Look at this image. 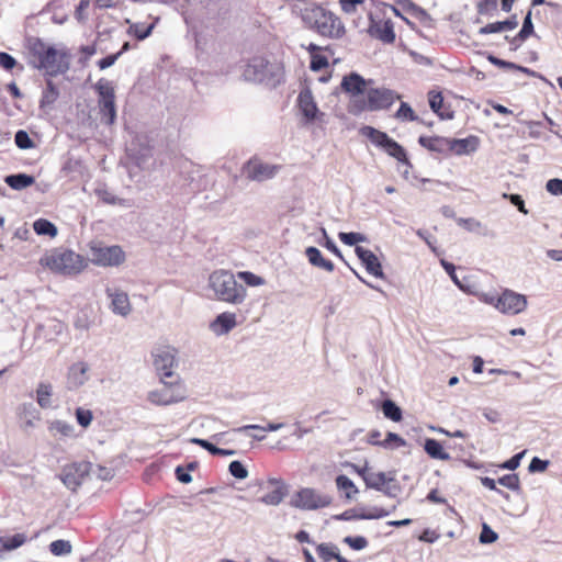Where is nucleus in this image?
<instances>
[{
	"mask_svg": "<svg viewBox=\"0 0 562 562\" xmlns=\"http://www.w3.org/2000/svg\"><path fill=\"white\" fill-rule=\"evenodd\" d=\"M25 42L27 65L43 71L44 78L65 76L70 70L72 55L65 45L57 47L35 36L27 37Z\"/></svg>",
	"mask_w": 562,
	"mask_h": 562,
	"instance_id": "obj_1",
	"label": "nucleus"
},
{
	"mask_svg": "<svg viewBox=\"0 0 562 562\" xmlns=\"http://www.w3.org/2000/svg\"><path fill=\"white\" fill-rule=\"evenodd\" d=\"M293 12L301 18L304 27L322 37L339 40L346 33L339 16L311 0H296Z\"/></svg>",
	"mask_w": 562,
	"mask_h": 562,
	"instance_id": "obj_2",
	"label": "nucleus"
},
{
	"mask_svg": "<svg viewBox=\"0 0 562 562\" xmlns=\"http://www.w3.org/2000/svg\"><path fill=\"white\" fill-rule=\"evenodd\" d=\"M243 76L247 81L262 83L269 88H276L284 81L282 65L271 63L261 56H255L249 59Z\"/></svg>",
	"mask_w": 562,
	"mask_h": 562,
	"instance_id": "obj_3",
	"label": "nucleus"
},
{
	"mask_svg": "<svg viewBox=\"0 0 562 562\" xmlns=\"http://www.w3.org/2000/svg\"><path fill=\"white\" fill-rule=\"evenodd\" d=\"M209 285L217 300L240 304L246 297V288L238 283L235 276L226 270H216L210 274Z\"/></svg>",
	"mask_w": 562,
	"mask_h": 562,
	"instance_id": "obj_4",
	"label": "nucleus"
},
{
	"mask_svg": "<svg viewBox=\"0 0 562 562\" xmlns=\"http://www.w3.org/2000/svg\"><path fill=\"white\" fill-rule=\"evenodd\" d=\"M41 263L55 273L64 276L79 274L86 267V259L71 249L57 248L41 259Z\"/></svg>",
	"mask_w": 562,
	"mask_h": 562,
	"instance_id": "obj_5",
	"label": "nucleus"
},
{
	"mask_svg": "<svg viewBox=\"0 0 562 562\" xmlns=\"http://www.w3.org/2000/svg\"><path fill=\"white\" fill-rule=\"evenodd\" d=\"M401 94L387 88H369L364 99H355L349 104V112L359 115L363 112L387 110Z\"/></svg>",
	"mask_w": 562,
	"mask_h": 562,
	"instance_id": "obj_6",
	"label": "nucleus"
},
{
	"mask_svg": "<svg viewBox=\"0 0 562 562\" xmlns=\"http://www.w3.org/2000/svg\"><path fill=\"white\" fill-rule=\"evenodd\" d=\"M359 133L367 137L375 147L382 149L389 156L396 159L398 162L412 168L406 149L385 132L376 130L373 126L364 125L359 130Z\"/></svg>",
	"mask_w": 562,
	"mask_h": 562,
	"instance_id": "obj_7",
	"label": "nucleus"
},
{
	"mask_svg": "<svg viewBox=\"0 0 562 562\" xmlns=\"http://www.w3.org/2000/svg\"><path fill=\"white\" fill-rule=\"evenodd\" d=\"M90 261L99 267H117L125 261V252L119 245H90Z\"/></svg>",
	"mask_w": 562,
	"mask_h": 562,
	"instance_id": "obj_8",
	"label": "nucleus"
},
{
	"mask_svg": "<svg viewBox=\"0 0 562 562\" xmlns=\"http://www.w3.org/2000/svg\"><path fill=\"white\" fill-rule=\"evenodd\" d=\"M333 502V497L327 494H321L311 487H303L297 491L290 501V505L294 508L303 510H316L328 507Z\"/></svg>",
	"mask_w": 562,
	"mask_h": 562,
	"instance_id": "obj_9",
	"label": "nucleus"
},
{
	"mask_svg": "<svg viewBox=\"0 0 562 562\" xmlns=\"http://www.w3.org/2000/svg\"><path fill=\"white\" fill-rule=\"evenodd\" d=\"M177 350L171 347H161L153 352L154 367L161 381L173 376V367L176 366Z\"/></svg>",
	"mask_w": 562,
	"mask_h": 562,
	"instance_id": "obj_10",
	"label": "nucleus"
},
{
	"mask_svg": "<svg viewBox=\"0 0 562 562\" xmlns=\"http://www.w3.org/2000/svg\"><path fill=\"white\" fill-rule=\"evenodd\" d=\"M498 311L507 315H517L527 307V297L512 290H504L497 299Z\"/></svg>",
	"mask_w": 562,
	"mask_h": 562,
	"instance_id": "obj_11",
	"label": "nucleus"
},
{
	"mask_svg": "<svg viewBox=\"0 0 562 562\" xmlns=\"http://www.w3.org/2000/svg\"><path fill=\"white\" fill-rule=\"evenodd\" d=\"M369 82L371 80L367 81L360 74L352 71L342 77L340 88L350 95V102H352L355 99H364L363 94H367Z\"/></svg>",
	"mask_w": 562,
	"mask_h": 562,
	"instance_id": "obj_12",
	"label": "nucleus"
},
{
	"mask_svg": "<svg viewBox=\"0 0 562 562\" xmlns=\"http://www.w3.org/2000/svg\"><path fill=\"white\" fill-rule=\"evenodd\" d=\"M278 166L261 162L259 160H249L243 168L246 178L252 181H265L276 176Z\"/></svg>",
	"mask_w": 562,
	"mask_h": 562,
	"instance_id": "obj_13",
	"label": "nucleus"
},
{
	"mask_svg": "<svg viewBox=\"0 0 562 562\" xmlns=\"http://www.w3.org/2000/svg\"><path fill=\"white\" fill-rule=\"evenodd\" d=\"M368 33L371 37L380 40L384 44H393L396 38L394 24L390 19L375 21L371 15Z\"/></svg>",
	"mask_w": 562,
	"mask_h": 562,
	"instance_id": "obj_14",
	"label": "nucleus"
},
{
	"mask_svg": "<svg viewBox=\"0 0 562 562\" xmlns=\"http://www.w3.org/2000/svg\"><path fill=\"white\" fill-rule=\"evenodd\" d=\"M355 252L369 274L380 279L385 278L382 265L373 251L362 246H357Z\"/></svg>",
	"mask_w": 562,
	"mask_h": 562,
	"instance_id": "obj_15",
	"label": "nucleus"
},
{
	"mask_svg": "<svg viewBox=\"0 0 562 562\" xmlns=\"http://www.w3.org/2000/svg\"><path fill=\"white\" fill-rule=\"evenodd\" d=\"M268 487L273 490L259 498V501L266 505L277 506L279 505L289 494V485L285 484L281 479L269 477L267 481Z\"/></svg>",
	"mask_w": 562,
	"mask_h": 562,
	"instance_id": "obj_16",
	"label": "nucleus"
},
{
	"mask_svg": "<svg viewBox=\"0 0 562 562\" xmlns=\"http://www.w3.org/2000/svg\"><path fill=\"white\" fill-rule=\"evenodd\" d=\"M87 472V464L75 463L68 468H65L59 477L67 488L75 492L82 484Z\"/></svg>",
	"mask_w": 562,
	"mask_h": 562,
	"instance_id": "obj_17",
	"label": "nucleus"
},
{
	"mask_svg": "<svg viewBox=\"0 0 562 562\" xmlns=\"http://www.w3.org/2000/svg\"><path fill=\"white\" fill-rule=\"evenodd\" d=\"M89 366L85 361H78L72 363L68 368L67 372V389L76 390L82 386L89 379L88 376Z\"/></svg>",
	"mask_w": 562,
	"mask_h": 562,
	"instance_id": "obj_18",
	"label": "nucleus"
},
{
	"mask_svg": "<svg viewBox=\"0 0 562 562\" xmlns=\"http://www.w3.org/2000/svg\"><path fill=\"white\" fill-rule=\"evenodd\" d=\"M297 105L306 122H314L319 113L310 88L303 89L297 97Z\"/></svg>",
	"mask_w": 562,
	"mask_h": 562,
	"instance_id": "obj_19",
	"label": "nucleus"
},
{
	"mask_svg": "<svg viewBox=\"0 0 562 562\" xmlns=\"http://www.w3.org/2000/svg\"><path fill=\"white\" fill-rule=\"evenodd\" d=\"M106 295L111 299V310L114 314L127 316L131 313V303L128 295L123 291H113L106 288Z\"/></svg>",
	"mask_w": 562,
	"mask_h": 562,
	"instance_id": "obj_20",
	"label": "nucleus"
},
{
	"mask_svg": "<svg viewBox=\"0 0 562 562\" xmlns=\"http://www.w3.org/2000/svg\"><path fill=\"white\" fill-rule=\"evenodd\" d=\"M480 144L479 137L470 135L465 138H449V153L452 151L456 155H468L477 149Z\"/></svg>",
	"mask_w": 562,
	"mask_h": 562,
	"instance_id": "obj_21",
	"label": "nucleus"
},
{
	"mask_svg": "<svg viewBox=\"0 0 562 562\" xmlns=\"http://www.w3.org/2000/svg\"><path fill=\"white\" fill-rule=\"evenodd\" d=\"M236 315L234 313L224 312L218 314L210 324V329L216 336L228 334L236 326Z\"/></svg>",
	"mask_w": 562,
	"mask_h": 562,
	"instance_id": "obj_22",
	"label": "nucleus"
},
{
	"mask_svg": "<svg viewBox=\"0 0 562 562\" xmlns=\"http://www.w3.org/2000/svg\"><path fill=\"white\" fill-rule=\"evenodd\" d=\"M418 144L429 151L438 154L449 153V138L443 136H419Z\"/></svg>",
	"mask_w": 562,
	"mask_h": 562,
	"instance_id": "obj_23",
	"label": "nucleus"
},
{
	"mask_svg": "<svg viewBox=\"0 0 562 562\" xmlns=\"http://www.w3.org/2000/svg\"><path fill=\"white\" fill-rule=\"evenodd\" d=\"M45 88L42 91L40 109L43 111L52 109L53 104L59 98V89L53 81V78H44Z\"/></svg>",
	"mask_w": 562,
	"mask_h": 562,
	"instance_id": "obj_24",
	"label": "nucleus"
},
{
	"mask_svg": "<svg viewBox=\"0 0 562 562\" xmlns=\"http://www.w3.org/2000/svg\"><path fill=\"white\" fill-rule=\"evenodd\" d=\"M518 26V20L517 15L513 14L508 19L504 21H496L493 23H488L484 26H482L479 30V34L486 35V34H494V33H501L505 31H512Z\"/></svg>",
	"mask_w": 562,
	"mask_h": 562,
	"instance_id": "obj_25",
	"label": "nucleus"
},
{
	"mask_svg": "<svg viewBox=\"0 0 562 562\" xmlns=\"http://www.w3.org/2000/svg\"><path fill=\"white\" fill-rule=\"evenodd\" d=\"M18 414L22 420V428L27 430L34 427V422L40 419V412L33 403H23L18 408Z\"/></svg>",
	"mask_w": 562,
	"mask_h": 562,
	"instance_id": "obj_26",
	"label": "nucleus"
},
{
	"mask_svg": "<svg viewBox=\"0 0 562 562\" xmlns=\"http://www.w3.org/2000/svg\"><path fill=\"white\" fill-rule=\"evenodd\" d=\"M316 553L323 562H329L330 560H336L337 562H350L339 554L338 547L331 542L316 544Z\"/></svg>",
	"mask_w": 562,
	"mask_h": 562,
	"instance_id": "obj_27",
	"label": "nucleus"
},
{
	"mask_svg": "<svg viewBox=\"0 0 562 562\" xmlns=\"http://www.w3.org/2000/svg\"><path fill=\"white\" fill-rule=\"evenodd\" d=\"M305 256L308 262L316 268L328 272H331L335 269L334 263L330 260L325 259L321 250L314 246H310L305 249Z\"/></svg>",
	"mask_w": 562,
	"mask_h": 562,
	"instance_id": "obj_28",
	"label": "nucleus"
},
{
	"mask_svg": "<svg viewBox=\"0 0 562 562\" xmlns=\"http://www.w3.org/2000/svg\"><path fill=\"white\" fill-rule=\"evenodd\" d=\"M3 181L12 190L21 191L31 187L35 182V178L32 175L19 172L5 176Z\"/></svg>",
	"mask_w": 562,
	"mask_h": 562,
	"instance_id": "obj_29",
	"label": "nucleus"
},
{
	"mask_svg": "<svg viewBox=\"0 0 562 562\" xmlns=\"http://www.w3.org/2000/svg\"><path fill=\"white\" fill-rule=\"evenodd\" d=\"M400 3L412 16L417 19L424 26L434 27L432 18L423 8L416 5L409 0H402Z\"/></svg>",
	"mask_w": 562,
	"mask_h": 562,
	"instance_id": "obj_30",
	"label": "nucleus"
},
{
	"mask_svg": "<svg viewBox=\"0 0 562 562\" xmlns=\"http://www.w3.org/2000/svg\"><path fill=\"white\" fill-rule=\"evenodd\" d=\"M424 450L431 459L442 461H448L451 459L450 454L443 450L441 442L435 438L425 439Z\"/></svg>",
	"mask_w": 562,
	"mask_h": 562,
	"instance_id": "obj_31",
	"label": "nucleus"
},
{
	"mask_svg": "<svg viewBox=\"0 0 562 562\" xmlns=\"http://www.w3.org/2000/svg\"><path fill=\"white\" fill-rule=\"evenodd\" d=\"M183 398V396H176L169 390L151 391L148 394L149 402L156 405H170L173 403H178Z\"/></svg>",
	"mask_w": 562,
	"mask_h": 562,
	"instance_id": "obj_32",
	"label": "nucleus"
},
{
	"mask_svg": "<svg viewBox=\"0 0 562 562\" xmlns=\"http://www.w3.org/2000/svg\"><path fill=\"white\" fill-rule=\"evenodd\" d=\"M429 106L434 113H436L441 120H451L453 119L454 112H441V108L443 105V97L441 92H429Z\"/></svg>",
	"mask_w": 562,
	"mask_h": 562,
	"instance_id": "obj_33",
	"label": "nucleus"
},
{
	"mask_svg": "<svg viewBox=\"0 0 562 562\" xmlns=\"http://www.w3.org/2000/svg\"><path fill=\"white\" fill-rule=\"evenodd\" d=\"M380 408L384 417L392 422H400L403 418L402 408L390 398L384 400L381 403Z\"/></svg>",
	"mask_w": 562,
	"mask_h": 562,
	"instance_id": "obj_34",
	"label": "nucleus"
},
{
	"mask_svg": "<svg viewBox=\"0 0 562 562\" xmlns=\"http://www.w3.org/2000/svg\"><path fill=\"white\" fill-rule=\"evenodd\" d=\"M53 394V386L48 382H40L36 389V402L42 408H49L52 406L50 397Z\"/></svg>",
	"mask_w": 562,
	"mask_h": 562,
	"instance_id": "obj_35",
	"label": "nucleus"
},
{
	"mask_svg": "<svg viewBox=\"0 0 562 562\" xmlns=\"http://www.w3.org/2000/svg\"><path fill=\"white\" fill-rule=\"evenodd\" d=\"M335 482L337 488L345 492L347 499H352L359 493L355 483L345 474L337 475Z\"/></svg>",
	"mask_w": 562,
	"mask_h": 562,
	"instance_id": "obj_36",
	"label": "nucleus"
},
{
	"mask_svg": "<svg viewBox=\"0 0 562 562\" xmlns=\"http://www.w3.org/2000/svg\"><path fill=\"white\" fill-rule=\"evenodd\" d=\"M393 477H390L389 481H393ZM387 482L386 475L384 472H369L364 476V483L368 488H372L375 491H383L385 483Z\"/></svg>",
	"mask_w": 562,
	"mask_h": 562,
	"instance_id": "obj_37",
	"label": "nucleus"
},
{
	"mask_svg": "<svg viewBox=\"0 0 562 562\" xmlns=\"http://www.w3.org/2000/svg\"><path fill=\"white\" fill-rule=\"evenodd\" d=\"M33 229L40 236H49L52 238L58 234L56 225L46 218L36 220L33 223Z\"/></svg>",
	"mask_w": 562,
	"mask_h": 562,
	"instance_id": "obj_38",
	"label": "nucleus"
},
{
	"mask_svg": "<svg viewBox=\"0 0 562 562\" xmlns=\"http://www.w3.org/2000/svg\"><path fill=\"white\" fill-rule=\"evenodd\" d=\"M102 121L112 125L116 117L115 100H103L98 102Z\"/></svg>",
	"mask_w": 562,
	"mask_h": 562,
	"instance_id": "obj_39",
	"label": "nucleus"
},
{
	"mask_svg": "<svg viewBox=\"0 0 562 562\" xmlns=\"http://www.w3.org/2000/svg\"><path fill=\"white\" fill-rule=\"evenodd\" d=\"M94 89L99 97L98 102H102L103 100H115L114 88L106 79L101 78L95 83Z\"/></svg>",
	"mask_w": 562,
	"mask_h": 562,
	"instance_id": "obj_40",
	"label": "nucleus"
},
{
	"mask_svg": "<svg viewBox=\"0 0 562 562\" xmlns=\"http://www.w3.org/2000/svg\"><path fill=\"white\" fill-rule=\"evenodd\" d=\"M394 117L403 122L419 121L412 106L407 102H401L398 110L395 112Z\"/></svg>",
	"mask_w": 562,
	"mask_h": 562,
	"instance_id": "obj_41",
	"label": "nucleus"
},
{
	"mask_svg": "<svg viewBox=\"0 0 562 562\" xmlns=\"http://www.w3.org/2000/svg\"><path fill=\"white\" fill-rule=\"evenodd\" d=\"M72 546L69 540L58 539L49 544V551L54 555H66L71 553Z\"/></svg>",
	"mask_w": 562,
	"mask_h": 562,
	"instance_id": "obj_42",
	"label": "nucleus"
},
{
	"mask_svg": "<svg viewBox=\"0 0 562 562\" xmlns=\"http://www.w3.org/2000/svg\"><path fill=\"white\" fill-rule=\"evenodd\" d=\"M25 542V536L23 533H15L10 537H0V543L3 549L10 551L18 549Z\"/></svg>",
	"mask_w": 562,
	"mask_h": 562,
	"instance_id": "obj_43",
	"label": "nucleus"
},
{
	"mask_svg": "<svg viewBox=\"0 0 562 562\" xmlns=\"http://www.w3.org/2000/svg\"><path fill=\"white\" fill-rule=\"evenodd\" d=\"M405 446H406V440L404 438H402L400 435L392 432V431H389L386 434L385 439L382 440V442H381V447H383L385 449H396V448L405 447Z\"/></svg>",
	"mask_w": 562,
	"mask_h": 562,
	"instance_id": "obj_44",
	"label": "nucleus"
},
{
	"mask_svg": "<svg viewBox=\"0 0 562 562\" xmlns=\"http://www.w3.org/2000/svg\"><path fill=\"white\" fill-rule=\"evenodd\" d=\"M389 515H390V512L382 507L373 506L368 509L364 507H361V519H366V520L380 519V518H384Z\"/></svg>",
	"mask_w": 562,
	"mask_h": 562,
	"instance_id": "obj_45",
	"label": "nucleus"
},
{
	"mask_svg": "<svg viewBox=\"0 0 562 562\" xmlns=\"http://www.w3.org/2000/svg\"><path fill=\"white\" fill-rule=\"evenodd\" d=\"M14 143L20 149H31L35 146L29 133L24 130H19L14 135Z\"/></svg>",
	"mask_w": 562,
	"mask_h": 562,
	"instance_id": "obj_46",
	"label": "nucleus"
},
{
	"mask_svg": "<svg viewBox=\"0 0 562 562\" xmlns=\"http://www.w3.org/2000/svg\"><path fill=\"white\" fill-rule=\"evenodd\" d=\"M153 29L154 24L146 25L142 23H135L131 25L130 31L138 41H143L151 34Z\"/></svg>",
	"mask_w": 562,
	"mask_h": 562,
	"instance_id": "obj_47",
	"label": "nucleus"
},
{
	"mask_svg": "<svg viewBox=\"0 0 562 562\" xmlns=\"http://www.w3.org/2000/svg\"><path fill=\"white\" fill-rule=\"evenodd\" d=\"M339 239L348 246H358V243H362L367 240V237L361 233L349 232V233H339Z\"/></svg>",
	"mask_w": 562,
	"mask_h": 562,
	"instance_id": "obj_48",
	"label": "nucleus"
},
{
	"mask_svg": "<svg viewBox=\"0 0 562 562\" xmlns=\"http://www.w3.org/2000/svg\"><path fill=\"white\" fill-rule=\"evenodd\" d=\"M498 483L510 491H520V480L518 474L516 473L503 475L502 477L498 479Z\"/></svg>",
	"mask_w": 562,
	"mask_h": 562,
	"instance_id": "obj_49",
	"label": "nucleus"
},
{
	"mask_svg": "<svg viewBox=\"0 0 562 562\" xmlns=\"http://www.w3.org/2000/svg\"><path fill=\"white\" fill-rule=\"evenodd\" d=\"M49 430H55L64 437H72L75 432V427L71 424H68L64 420H55L50 424Z\"/></svg>",
	"mask_w": 562,
	"mask_h": 562,
	"instance_id": "obj_50",
	"label": "nucleus"
},
{
	"mask_svg": "<svg viewBox=\"0 0 562 562\" xmlns=\"http://www.w3.org/2000/svg\"><path fill=\"white\" fill-rule=\"evenodd\" d=\"M498 539L497 532H495L486 522L482 524V530L479 536V541L482 544H491Z\"/></svg>",
	"mask_w": 562,
	"mask_h": 562,
	"instance_id": "obj_51",
	"label": "nucleus"
},
{
	"mask_svg": "<svg viewBox=\"0 0 562 562\" xmlns=\"http://www.w3.org/2000/svg\"><path fill=\"white\" fill-rule=\"evenodd\" d=\"M344 543L348 544L352 550L360 551L368 547L369 542L363 536H347L344 538Z\"/></svg>",
	"mask_w": 562,
	"mask_h": 562,
	"instance_id": "obj_52",
	"label": "nucleus"
},
{
	"mask_svg": "<svg viewBox=\"0 0 562 562\" xmlns=\"http://www.w3.org/2000/svg\"><path fill=\"white\" fill-rule=\"evenodd\" d=\"M519 33L520 36H526L527 38H529L530 36H537V34L535 33L531 10H528V12L526 13Z\"/></svg>",
	"mask_w": 562,
	"mask_h": 562,
	"instance_id": "obj_53",
	"label": "nucleus"
},
{
	"mask_svg": "<svg viewBox=\"0 0 562 562\" xmlns=\"http://www.w3.org/2000/svg\"><path fill=\"white\" fill-rule=\"evenodd\" d=\"M228 471L231 475L235 479L244 480L248 476V470L246 467L238 460H234L228 465Z\"/></svg>",
	"mask_w": 562,
	"mask_h": 562,
	"instance_id": "obj_54",
	"label": "nucleus"
},
{
	"mask_svg": "<svg viewBox=\"0 0 562 562\" xmlns=\"http://www.w3.org/2000/svg\"><path fill=\"white\" fill-rule=\"evenodd\" d=\"M483 55L486 57V59L494 66L502 68V69H508L514 70V68H517V64L513 61H507L505 59H501L497 56H495L492 53H483Z\"/></svg>",
	"mask_w": 562,
	"mask_h": 562,
	"instance_id": "obj_55",
	"label": "nucleus"
},
{
	"mask_svg": "<svg viewBox=\"0 0 562 562\" xmlns=\"http://www.w3.org/2000/svg\"><path fill=\"white\" fill-rule=\"evenodd\" d=\"M322 234H323L324 243L319 241V244L323 247H325L327 250H329L331 254L337 256L339 259L345 261V258H344L340 249L337 247L336 243L328 236L325 228H322Z\"/></svg>",
	"mask_w": 562,
	"mask_h": 562,
	"instance_id": "obj_56",
	"label": "nucleus"
},
{
	"mask_svg": "<svg viewBox=\"0 0 562 562\" xmlns=\"http://www.w3.org/2000/svg\"><path fill=\"white\" fill-rule=\"evenodd\" d=\"M329 66L328 59L325 55L322 54H313L311 56L310 69L312 71L318 72Z\"/></svg>",
	"mask_w": 562,
	"mask_h": 562,
	"instance_id": "obj_57",
	"label": "nucleus"
},
{
	"mask_svg": "<svg viewBox=\"0 0 562 562\" xmlns=\"http://www.w3.org/2000/svg\"><path fill=\"white\" fill-rule=\"evenodd\" d=\"M75 415H76L77 423L82 428L89 427L92 422V418H93L92 412L90 409H86L82 407H78L76 409Z\"/></svg>",
	"mask_w": 562,
	"mask_h": 562,
	"instance_id": "obj_58",
	"label": "nucleus"
},
{
	"mask_svg": "<svg viewBox=\"0 0 562 562\" xmlns=\"http://www.w3.org/2000/svg\"><path fill=\"white\" fill-rule=\"evenodd\" d=\"M458 225L462 226L468 232L479 233L482 228V223L473 217L463 218L459 217L456 220Z\"/></svg>",
	"mask_w": 562,
	"mask_h": 562,
	"instance_id": "obj_59",
	"label": "nucleus"
},
{
	"mask_svg": "<svg viewBox=\"0 0 562 562\" xmlns=\"http://www.w3.org/2000/svg\"><path fill=\"white\" fill-rule=\"evenodd\" d=\"M549 464V460H543L539 457H533L528 465V471L530 473H541L548 469Z\"/></svg>",
	"mask_w": 562,
	"mask_h": 562,
	"instance_id": "obj_60",
	"label": "nucleus"
},
{
	"mask_svg": "<svg viewBox=\"0 0 562 562\" xmlns=\"http://www.w3.org/2000/svg\"><path fill=\"white\" fill-rule=\"evenodd\" d=\"M238 277L247 284V285H250V286H258V285H261L265 283V280L250 272V271H240L238 273Z\"/></svg>",
	"mask_w": 562,
	"mask_h": 562,
	"instance_id": "obj_61",
	"label": "nucleus"
},
{
	"mask_svg": "<svg viewBox=\"0 0 562 562\" xmlns=\"http://www.w3.org/2000/svg\"><path fill=\"white\" fill-rule=\"evenodd\" d=\"M497 0H481L477 5V13L485 15L497 10Z\"/></svg>",
	"mask_w": 562,
	"mask_h": 562,
	"instance_id": "obj_62",
	"label": "nucleus"
},
{
	"mask_svg": "<svg viewBox=\"0 0 562 562\" xmlns=\"http://www.w3.org/2000/svg\"><path fill=\"white\" fill-rule=\"evenodd\" d=\"M525 453H526V450L514 454L510 459L503 462L499 465V468L510 470V471L516 470L520 465L521 459L524 458Z\"/></svg>",
	"mask_w": 562,
	"mask_h": 562,
	"instance_id": "obj_63",
	"label": "nucleus"
},
{
	"mask_svg": "<svg viewBox=\"0 0 562 562\" xmlns=\"http://www.w3.org/2000/svg\"><path fill=\"white\" fill-rule=\"evenodd\" d=\"M546 189L552 195H562V179L553 178L548 180Z\"/></svg>",
	"mask_w": 562,
	"mask_h": 562,
	"instance_id": "obj_64",
	"label": "nucleus"
}]
</instances>
